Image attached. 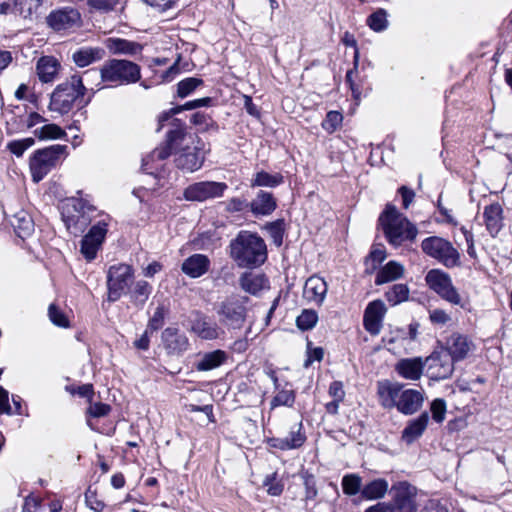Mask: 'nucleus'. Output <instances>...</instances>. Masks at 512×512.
Wrapping results in <instances>:
<instances>
[{
    "instance_id": "nucleus-41",
    "label": "nucleus",
    "mask_w": 512,
    "mask_h": 512,
    "mask_svg": "<svg viewBox=\"0 0 512 512\" xmlns=\"http://www.w3.org/2000/svg\"><path fill=\"white\" fill-rule=\"evenodd\" d=\"M383 342L388 351L394 354H400L401 350H405V344L407 343V336L403 330H397L394 334L383 338Z\"/></svg>"
},
{
    "instance_id": "nucleus-36",
    "label": "nucleus",
    "mask_w": 512,
    "mask_h": 512,
    "mask_svg": "<svg viewBox=\"0 0 512 512\" xmlns=\"http://www.w3.org/2000/svg\"><path fill=\"white\" fill-rule=\"evenodd\" d=\"M388 481L383 478L374 479L363 486L361 495L367 500H377L383 498L388 492Z\"/></svg>"
},
{
    "instance_id": "nucleus-63",
    "label": "nucleus",
    "mask_w": 512,
    "mask_h": 512,
    "mask_svg": "<svg viewBox=\"0 0 512 512\" xmlns=\"http://www.w3.org/2000/svg\"><path fill=\"white\" fill-rule=\"evenodd\" d=\"M329 395L337 401H343L345 397V391L343 384L340 381H334L330 384Z\"/></svg>"
},
{
    "instance_id": "nucleus-55",
    "label": "nucleus",
    "mask_w": 512,
    "mask_h": 512,
    "mask_svg": "<svg viewBox=\"0 0 512 512\" xmlns=\"http://www.w3.org/2000/svg\"><path fill=\"white\" fill-rule=\"evenodd\" d=\"M283 220H277L274 222H270L266 225V229L271 236L275 245H282L283 241Z\"/></svg>"
},
{
    "instance_id": "nucleus-11",
    "label": "nucleus",
    "mask_w": 512,
    "mask_h": 512,
    "mask_svg": "<svg viewBox=\"0 0 512 512\" xmlns=\"http://www.w3.org/2000/svg\"><path fill=\"white\" fill-rule=\"evenodd\" d=\"M133 275V268L127 264H116L109 268L107 272L108 301L115 302L120 299Z\"/></svg>"
},
{
    "instance_id": "nucleus-2",
    "label": "nucleus",
    "mask_w": 512,
    "mask_h": 512,
    "mask_svg": "<svg viewBox=\"0 0 512 512\" xmlns=\"http://www.w3.org/2000/svg\"><path fill=\"white\" fill-rule=\"evenodd\" d=\"M379 223L388 242L398 247L406 241H413L418 230L395 206L387 205L379 217Z\"/></svg>"
},
{
    "instance_id": "nucleus-3",
    "label": "nucleus",
    "mask_w": 512,
    "mask_h": 512,
    "mask_svg": "<svg viewBox=\"0 0 512 512\" xmlns=\"http://www.w3.org/2000/svg\"><path fill=\"white\" fill-rule=\"evenodd\" d=\"M86 87L79 75L71 76L67 81L56 86L50 97L49 109L61 115L67 114L75 104L87 105L84 100Z\"/></svg>"
},
{
    "instance_id": "nucleus-51",
    "label": "nucleus",
    "mask_w": 512,
    "mask_h": 512,
    "mask_svg": "<svg viewBox=\"0 0 512 512\" xmlns=\"http://www.w3.org/2000/svg\"><path fill=\"white\" fill-rule=\"evenodd\" d=\"M285 438L288 441V444L291 445V449H297L301 447L306 441V435L303 431L302 422L300 421L296 426V430L292 429L289 433V436Z\"/></svg>"
},
{
    "instance_id": "nucleus-23",
    "label": "nucleus",
    "mask_w": 512,
    "mask_h": 512,
    "mask_svg": "<svg viewBox=\"0 0 512 512\" xmlns=\"http://www.w3.org/2000/svg\"><path fill=\"white\" fill-rule=\"evenodd\" d=\"M162 341L166 350L172 354H179L186 351L189 342L184 334L178 332L175 328H166L162 333Z\"/></svg>"
},
{
    "instance_id": "nucleus-26",
    "label": "nucleus",
    "mask_w": 512,
    "mask_h": 512,
    "mask_svg": "<svg viewBox=\"0 0 512 512\" xmlns=\"http://www.w3.org/2000/svg\"><path fill=\"white\" fill-rule=\"evenodd\" d=\"M240 287L247 293L258 295L269 288V281L264 274L246 272L239 279Z\"/></svg>"
},
{
    "instance_id": "nucleus-9",
    "label": "nucleus",
    "mask_w": 512,
    "mask_h": 512,
    "mask_svg": "<svg viewBox=\"0 0 512 512\" xmlns=\"http://www.w3.org/2000/svg\"><path fill=\"white\" fill-rule=\"evenodd\" d=\"M422 250L429 256L437 259L448 268L459 264L460 255L452 244L440 237L432 236L424 239Z\"/></svg>"
},
{
    "instance_id": "nucleus-42",
    "label": "nucleus",
    "mask_w": 512,
    "mask_h": 512,
    "mask_svg": "<svg viewBox=\"0 0 512 512\" xmlns=\"http://www.w3.org/2000/svg\"><path fill=\"white\" fill-rule=\"evenodd\" d=\"M367 25L375 32H382L388 27L387 11L379 8L367 18Z\"/></svg>"
},
{
    "instance_id": "nucleus-39",
    "label": "nucleus",
    "mask_w": 512,
    "mask_h": 512,
    "mask_svg": "<svg viewBox=\"0 0 512 512\" xmlns=\"http://www.w3.org/2000/svg\"><path fill=\"white\" fill-rule=\"evenodd\" d=\"M152 292V286L145 280H139L135 283L131 298L135 305L142 307L148 300Z\"/></svg>"
},
{
    "instance_id": "nucleus-7",
    "label": "nucleus",
    "mask_w": 512,
    "mask_h": 512,
    "mask_svg": "<svg viewBox=\"0 0 512 512\" xmlns=\"http://www.w3.org/2000/svg\"><path fill=\"white\" fill-rule=\"evenodd\" d=\"M247 301V297L240 295H231L223 300L217 308L220 322L230 328L240 329L246 320Z\"/></svg>"
},
{
    "instance_id": "nucleus-47",
    "label": "nucleus",
    "mask_w": 512,
    "mask_h": 512,
    "mask_svg": "<svg viewBox=\"0 0 512 512\" xmlns=\"http://www.w3.org/2000/svg\"><path fill=\"white\" fill-rule=\"evenodd\" d=\"M317 321H318L317 312L312 309H305L297 317L296 324H297V327L301 330H310L316 325Z\"/></svg>"
},
{
    "instance_id": "nucleus-44",
    "label": "nucleus",
    "mask_w": 512,
    "mask_h": 512,
    "mask_svg": "<svg viewBox=\"0 0 512 512\" xmlns=\"http://www.w3.org/2000/svg\"><path fill=\"white\" fill-rule=\"evenodd\" d=\"M385 296L388 302L397 305L408 299L409 288L405 284H396L386 292Z\"/></svg>"
},
{
    "instance_id": "nucleus-52",
    "label": "nucleus",
    "mask_w": 512,
    "mask_h": 512,
    "mask_svg": "<svg viewBox=\"0 0 512 512\" xmlns=\"http://www.w3.org/2000/svg\"><path fill=\"white\" fill-rule=\"evenodd\" d=\"M48 316L50 321L59 327H69V320L66 315L55 305L51 304L48 308Z\"/></svg>"
},
{
    "instance_id": "nucleus-38",
    "label": "nucleus",
    "mask_w": 512,
    "mask_h": 512,
    "mask_svg": "<svg viewBox=\"0 0 512 512\" xmlns=\"http://www.w3.org/2000/svg\"><path fill=\"white\" fill-rule=\"evenodd\" d=\"M283 183L280 173L270 174L265 171L257 172L251 181V187H276Z\"/></svg>"
},
{
    "instance_id": "nucleus-56",
    "label": "nucleus",
    "mask_w": 512,
    "mask_h": 512,
    "mask_svg": "<svg viewBox=\"0 0 512 512\" xmlns=\"http://www.w3.org/2000/svg\"><path fill=\"white\" fill-rule=\"evenodd\" d=\"M431 412H432V418L437 423H441L445 419L446 414V403L443 399H435L431 403Z\"/></svg>"
},
{
    "instance_id": "nucleus-60",
    "label": "nucleus",
    "mask_w": 512,
    "mask_h": 512,
    "mask_svg": "<svg viewBox=\"0 0 512 512\" xmlns=\"http://www.w3.org/2000/svg\"><path fill=\"white\" fill-rule=\"evenodd\" d=\"M225 209L228 212H240L249 206V203L245 199L231 198L225 203Z\"/></svg>"
},
{
    "instance_id": "nucleus-53",
    "label": "nucleus",
    "mask_w": 512,
    "mask_h": 512,
    "mask_svg": "<svg viewBox=\"0 0 512 512\" xmlns=\"http://www.w3.org/2000/svg\"><path fill=\"white\" fill-rule=\"evenodd\" d=\"M343 116L338 111H330L327 113L322 127L329 133H333L342 123Z\"/></svg>"
},
{
    "instance_id": "nucleus-1",
    "label": "nucleus",
    "mask_w": 512,
    "mask_h": 512,
    "mask_svg": "<svg viewBox=\"0 0 512 512\" xmlns=\"http://www.w3.org/2000/svg\"><path fill=\"white\" fill-rule=\"evenodd\" d=\"M230 255L239 267L261 265L267 258L266 244L258 235L241 231L230 243Z\"/></svg>"
},
{
    "instance_id": "nucleus-22",
    "label": "nucleus",
    "mask_w": 512,
    "mask_h": 512,
    "mask_svg": "<svg viewBox=\"0 0 512 512\" xmlns=\"http://www.w3.org/2000/svg\"><path fill=\"white\" fill-rule=\"evenodd\" d=\"M424 401L423 394L415 389L402 390L398 399L397 409L405 415L418 411Z\"/></svg>"
},
{
    "instance_id": "nucleus-27",
    "label": "nucleus",
    "mask_w": 512,
    "mask_h": 512,
    "mask_svg": "<svg viewBox=\"0 0 512 512\" xmlns=\"http://www.w3.org/2000/svg\"><path fill=\"white\" fill-rule=\"evenodd\" d=\"M251 212L258 215H270L277 207V203L273 195L266 191H259L256 197L249 203Z\"/></svg>"
},
{
    "instance_id": "nucleus-24",
    "label": "nucleus",
    "mask_w": 512,
    "mask_h": 512,
    "mask_svg": "<svg viewBox=\"0 0 512 512\" xmlns=\"http://www.w3.org/2000/svg\"><path fill=\"white\" fill-rule=\"evenodd\" d=\"M210 266V261L206 255L194 254L182 263V272L191 278H198L204 275Z\"/></svg>"
},
{
    "instance_id": "nucleus-12",
    "label": "nucleus",
    "mask_w": 512,
    "mask_h": 512,
    "mask_svg": "<svg viewBox=\"0 0 512 512\" xmlns=\"http://www.w3.org/2000/svg\"><path fill=\"white\" fill-rule=\"evenodd\" d=\"M228 186L224 182L201 181L185 188L183 197L187 201L203 202L222 197Z\"/></svg>"
},
{
    "instance_id": "nucleus-54",
    "label": "nucleus",
    "mask_w": 512,
    "mask_h": 512,
    "mask_svg": "<svg viewBox=\"0 0 512 512\" xmlns=\"http://www.w3.org/2000/svg\"><path fill=\"white\" fill-rule=\"evenodd\" d=\"M191 123L195 126H198L200 130L207 131L211 128L217 129V125L213 122V120L205 113L196 112L191 116Z\"/></svg>"
},
{
    "instance_id": "nucleus-6",
    "label": "nucleus",
    "mask_w": 512,
    "mask_h": 512,
    "mask_svg": "<svg viewBox=\"0 0 512 512\" xmlns=\"http://www.w3.org/2000/svg\"><path fill=\"white\" fill-rule=\"evenodd\" d=\"M66 149L65 145L56 144L36 150L29 162L32 180L40 182L66 155Z\"/></svg>"
},
{
    "instance_id": "nucleus-4",
    "label": "nucleus",
    "mask_w": 512,
    "mask_h": 512,
    "mask_svg": "<svg viewBox=\"0 0 512 512\" xmlns=\"http://www.w3.org/2000/svg\"><path fill=\"white\" fill-rule=\"evenodd\" d=\"M100 77L104 83L114 86L136 83L141 78L138 64L124 59H110L100 68Z\"/></svg>"
},
{
    "instance_id": "nucleus-62",
    "label": "nucleus",
    "mask_w": 512,
    "mask_h": 512,
    "mask_svg": "<svg viewBox=\"0 0 512 512\" xmlns=\"http://www.w3.org/2000/svg\"><path fill=\"white\" fill-rule=\"evenodd\" d=\"M164 321V307L159 306L154 312L153 317L150 319L148 327L154 331L161 328Z\"/></svg>"
},
{
    "instance_id": "nucleus-64",
    "label": "nucleus",
    "mask_w": 512,
    "mask_h": 512,
    "mask_svg": "<svg viewBox=\"0 0 512 512\" xmlns=\"http://www.w3.org/2000/svg\"><path fill=\"white\" fill-rule=\"evenodd\" d=\"M40 505V498L29 495L25 498L22 509L24 512H36Z\"/></svg>"
},
{
    "instance_id": "nucleus-50",
    "label": "nucleus",
    "mask_w": 512,
    "mask_h": 512,
    "mask_svg": "<svg viewBox=\"0 0 512 512\" xmlns=\"http://www.w3.org/2000/svg\"><path fill=\"white\" fill-rule=\"evenodd\" d=\"M34 143L35 141L33 138H24L9 142L7 144V148L16 157H21L27 149L34 145Z\"/></svg>"
},
{
    "instance_id": "nucleus-14",
    "label": "nucleus",
    "mask_w": 512,
    "mask_h": 512,
    "mask_svg": "<svg viewBox=\"0 0 512 512\" xmlns=\"http://www.w3.org/2000/svg\"><path fill=\"white\" fill-rule=\"evenodd\" d=\"M186 131L183 125H177L176 128L170 130L167 134V144L164 147L155 149L150 156L143 160V169L148 171V164L150 161L164 160L170 156L173 149H176L179 145L184 144L186 139Z\"/></svg>"
},
{
    "instance_id": "nucleus-34",
    "label": "nucleus",
    "mask_w": 512,
    "mask_h": 512,
    "mask_svg": "<svg viewBox=\"0 0 512 512\" xmlns=\"http://www.w3.org/2000/svg\"><path fill=\"white\" fill-rule=\"evenodd\" d=\"M485 223L488 232L495 236L502 228V207L496 203L485 208Z\"/></svg>"
},
{
    "instance_id": "nucleus-48",
    "label": "nucleus",
    "mask_w": 512,
    "mask_h": 512,
    "mask_svg": "<svg viewBox=\"0 0 512 512\" xmlns=\"http://www.w3.org/2000/svg\"><path fill=\"white\" fill-rule=\"evenodd\" d=\"M203 81L199 78L189 77L180 81L177 85V95L180 98L189 96Z\"/></svg>"
},
{
    "instance_id": "nucleus-19",
    "label": "nucleus",
    "mask_w": 512,
    "mask_h": 512,
    "mask_svg": "<svg viewBox=\"0 0 512 512\" xmlns=\"http://www.w3.org/2000/svg\"><path fill=\"white\" fill-rule=\"evenodd\" d=\"M403 385L388 380L380 381L377 384V394L381 406L387 409L397 407L398 399Z\"/></svg>"
},
{
    "instance_id": "nucleus-46",
    "label": "nucleus",
    "mask_w": 512,
    "mask_h": 512,
    "mask_svg": "<svg viewBox=\"0 0 512 512\" xmlns=\"http://www.w3.org/2000/svg\"><path fill=\"white\" fill-rule=\"evenodd\" d=\"M43 0H14L13 5L17 8L19 13L27 18L33 13H36L42 5Z\"/></svg>"
},
{
    "instance_id": "nucleus-57",
    "label": "nucleus",
    "mask_w": 512,
    "mask_h": 512,
    "mask_svg": "<svg viewBox=\"0 0 512 512\" xmlns=\"http://www.w3.org/2000/svg\"><path fill=\"white\" fill-rule=\"evenodd\" d=\"M210 103H211V98L204 97V98L188 101L181 106L173 108L172 111H173V113H179V112L185 111V110H193V109H196L199 107L209 106Z\"/></svg>"
},
{
    "instance_id": "nucleus-8",
    "label": "nucleus",
    "mask_w": 512,
    "mask_h": 512,
    "mask_svg": "<svg viewBox=\"0 0 512 512\" xmlns=\"http://www.w3.org/2000/svg\"><path fill=\"white\" fill-rule=\"evenodd\" d=\"M425 281L429 288L444 300L459 305L461 308H468V302L462 300L447 273L439 269H432L426 274Z\"/></svg>"
},
{
    "instance_id": "nucleus-21",
    "label": "nucleus",
    "mask_w": 512,
    "mask_h": 512,
    "mask_svg": "<svg viewBox=\"0 0 512 512\" xmlns=\"http://www.w3.org/2000/svg\"><path fill=\"white\" fill-rule=\"evenodd\" d=\"M105 47L113 55L134 56L142 51V45L120 37H109L104 41Z\"/></svg>"
},
{
    "instance_id": "nucleus-15",
    "label": "nucleus",
    "mask_w": 512,
    "mask_h": 512,
    "mask_svg": "<svg viewBox=\"0 0 512 512\" xmlns=\"http://www.w3.org/2000/svg\"><path fill=\"white\" fill-rule=\"evenodd\" d=\"M107 233V224L105 222H98L92 226L89 232L84 236L81 241V253L88 260L91 261L96 257L103 240Z\"/></svg>"
},
{
    "instance_id": "nucleus-33",
    "label": "nucleus",
    "mask_w": 512,
    "mask_h": 512,
    "mask_svg": "<svg viewBox=\"0 0 512 512\" xmlns=\"http://www.w3.org/2000/svg\"><path fill=\"white\" fill-rule=\"evenodd\" d=\"M192 330L202 339L213 340L219 337L220 328L216 323L204 317H198L192 324Z\"/></svg>"
},
{
    "instance_id": "nucleus-20",
    "label": "nucleus",
    "mask_w": 512,
    "mask_h": 512,
    "mask_svg": "<svg viewBox=\"0 0 512 512\" xmlns=\"http://www.w3.org/2000/svg\"><path fill=\"white\" fill-rule=\"evenodd\" d=\"M426 363L421 357L403 358L395 364V371L406 380H419Z\"/></svg>"
},
{
    "instance_id": "nucleus-28",
    "label": "nucleus",
    "mask_w": 512,
    "mask_h": 512,
    "mask_svg": "<svg viewBox=\"0 0 512 512\" xmlns=\"http://www.w3.org/2000/svg\"><path fill=\"white\" fill-rule=\"evenodd\" d=\"M79 20V13L75 10H60L51 13L48 18V24L54 30L60 31L72 27Z\"/></svg>"
},
{
    "instance_id": "nucleus-5",
    "label": "nucleus",
    "mask_w": 512,
    "mask_h": 512,
    "mask_svg": "<svg viewBox=\"0 0 512 512\" xmlns=\"http://www.w3.org/2000/svg\"><path fill=\"white\" fill-rule=\"evenodd\" d=\"M61 216L70 233H82L91 222L89 213L93 208L86 201L76 197L64 199L60 204Z\"/></svg>"
},
{
    "instance_id": "nucleus-49",
    "label": "nucleus",
    "mask_w": 512,
    "mask_h": 512,
    "mask_svg": "<svg viewBox=\"0 0 512 512\" xmlns=\"http://www.w3.org/2000/svg\"><path fill=\"white\" fill-rule=\"evenodd\" d=\"M263 485L267 488L266 491L271 496H279L284 489V484L278 480L276 472L267 475L263 481Z\"/></svg>"
},
{
    "instance_id": "nucleus-29",
    "label": "nucleus",
    "mask_w": 512,
    "mask_h": 512,
    "mask_svg": "<svg viewBox=\"0 0 512 512\" xmlns=\"http://www.w3.org/2000/svg\"><path fill=\"white\" fill-rule=\"evenodd\" d=\"M10 224L16 235L21 239L31 236L34 232V222L28 212L24 210H20L12 215Z\"/></svg>"
},
{
    "instance_id": "nucleus-17",
    "label": "nucleus",
    "mask_w": 512,
    "mask_h": 512,
    "mask_svg": "<svg viewBox=\"0 0 512 512\" xmlns=\"http://www.w3.org/2000/svg\"><path fill=\"white\" fill-rule=\"evenodd\" d=\"M386 306L382 300L370 302L364 312V327L371 335H378L382 329Z\"/></svg>"
},
{
    "instance_id": "nucleus-18",
    "label": "nucleus",
    "mask_w": 512,
    "mask_h": 512,
    "mask_svg": "<svg viewBox=\"0 0 512 512\" xmlns=\"http://www.w3.org/2000/svg\"><path fill=\"white\" fill-rule=\"evenodd\" d=\"M328 284L324 278L313 275L309 277L303 288V297L310 303L321 305L326 297Z\"/></svg>"
},
{
    "instance_id": "nucleus-45",
    "label": "nucleus",
    "mask_w": 512,
    "mask_h": 512,
    "mask_svg": "<svg viewBox=\"0 0 512 512\" xmlns=\"http://www.w3.org/2000/svg\"><path fill=\"white\" fill-rule=\"evenodd\" d=\"M362 480L357 474H347L342 479L343 492L346 495L353 496L361 492Z\"/></svg>"
},
{
    "instance_id": "nucleus-13",
    "label": "nucleus",
    "mask_w": 512,
    "mask_h": 512,
    "mask_svg": "<svg viewBox=\"0 0 512 512\" xmlns=\"http://www.w3.org/2000/svg\"><path fill=\"white\" fill-rule=\"evenodd\" d=\"M391 491L393 492V501L391 506L394 512H416L417 505L415 497L417 489L407 481H400L393 484Z\"/></svg>"
},
{
    "instance_id": "nucleus-40",
    "label": "nucleus",
    "mask_w": 512,
    "mask_h": 512,
    "mask_svg": "<svg viewBox=\"0 0 512 512\" xmlns=\"http://www.w3.org/2000/svg\"><path fill=\"white\" fill-rule=\"evenodd\" d=\"M295 402V392L292 389L280 388L276 390L275 395L270 401V409L273 410L279 406L292 407Z\"/></svg>"
},
{
    "instance_id": "nucleus-59",
    "label": "nucleus",
    "mask_w": 512,
    "mask_h": 512,
    "mask_svg": "<svg viewBox=\"0 0 512 512\" xmlns=\"http://www.w3.org/2000/svg\"><path fill=\"white\" fill-rule=\"evenodd\" d=\"M429 319L433 324L445 325L451 320V317L442 309H433L429 311Z\"/></svg>"
},
{
    "instance_id": "nucleus-10",
    "label": "nucleus",
    "mask_w": 512,
    "mask_h": 512,
    "mask_svg": "<svg viewBox=\"0 0 512 512\" xmlns=\"http://www.w3.org/2000/svg\"><path fill=\"white\" fill-rule=\"evenodd\" d=\"M205 144L199 138L191 141V146L186 145L178 152L175 163L176 166L186 172L199 170L205 160Z\"/></svg>"
},
{
    "instance_id": "nucleus-31",
    "label": "nucleus",
    "mask_w": 512,
    "mask_h": 512,
    "mask_svg": "<svg viewBox=\"0 0 512 512\" xmlns=\"http://www.w3.org/2000/svg\"><path fill=\"white\" fill-rule=\"evenodd\" d=\"M428 422L429 415L427 412H423L418 418L409 421L402 432V439L407 443H412L423 434Z\"/></svg>"
},
{
    "instance_id": "nucleus-58",
    "label": "nucleus",
    "mask_w": 512,
    "mask_h": 512,
    "mask_svg": "<svg viewBox=\"0 0 512 512\" xmlns=\"http://www.w3.org/2000/svg\"><path fill=\"white\" fill-rule=\"evenodd\" d=\"M117 4L118 0H89L88 2L90 8L102 12L112 11Z\"/></svg>"
},
{
    "instance_id": "nucleus-35",
    "label": "nucleus",
    "mask_w": 512,
    "mask_h": 512,
    "mask_svg": "<svg viewBox=\"0 0 512 512\" xmlns=\"http://www.w3.org/2000/svg\"><path fill=\"white\" fill-rule=\"evenodd\" d=\"M404 267L396 262L390 261L377 273L375 283L382 285L391 281H395L403 276Z\"/></svg>"
},
{
    "instance_id": "nucleus-43",
    "label": "nucleus",
    "mask_w": 512,
    "mask_h": 512,
    "mask_svg": "<svg viewBox=\"0 0 512 512\" xmlns=\"http://www.w3.org/2000/svg\"><path fill=\"white\" fill-rule=\"evenodd\" d=\"M34 134L39 139H61L66 135L65 131L60 126L53 123L43 125L36 129Z\"/></svg>"
},
{
    "instance_id": "nucleus-61",
    "label": "nucleus",
    "mask_w": 512,
    "mask_h": 512,
    "mask_svg": "<svg viewBox=\"0 0 512 512\" xmlns=\"http://www.w3.org/2000/svg\"><path fill=\"white\" fill-rule=\"evenodd\" d=\"M110 412V406L104 403H92L89 406L88 413L96 418L106 416Z\"/></svg>"
},
{
    "instance_id": "nucleus-37",
    "label": "nucleus",
    "mask_w": 512,
    "mask_h": 512,
    "mask_svg": "<svg viewBox=\"0 0 512 512\" xmlns=\"http://www.w3.org/2000/svg\"><path fill=\"white\" fill-rule=\"evenodd\" d=\"M226 359L227 355L222 350L208 352L196 363V369L198 371H209L221 366Z\"/></svg>"
},
{
    "instance_id": "nucleus-32",
    "label": "nucleus",
    "mask_w": 512,
    "mask_h": 512,
    "mask_svg": "<svg viewBox=\"0 0 512 512\" xmlns=\"http://www.w3.org/2000/svg\"><path fill=\"white\" fill-rule=\"evenodd\" d=\"M104 50L98 47L81 48L73 53V61L78 67H86L104 57Z\"/></svg>"
},
{
    "instance_id": "nucleus-25",
    "label": "nucleus",
    "mask_w": 512,
    "mask_h": 512,
    "mask_svg": "<svg viewBox=\"0 0 512 512\" xmlns=\"http://www.w3.org/2000/svg\"><path fill=\"white\" fill-rule=\"evenodd\" d=\"M59 61L53 56H42L36 64V73L43 83H49L55 80L60 70Z\"/></svg>"
},
{
    "instance_id": "nucleus-16",
    "label": "nucleus",
    "mask_w": 512,
    "mask_h": 512,
    "mask_svg": "<svg viewBox=\"0 0 512 512\" xmlns=\"http://www.w3.org/2000/svg\"><path fill=\"white\" fill-rule=\"evenodd\" d=\"M454 359L446 350H440L432 353L425 359L429 363V369L436 379H446L451 376L454 370Z\"/></svg>"
},
{
    "instance_id": "nucleus-30",
    "label": "nucleus",
    "mask_w": 512,
    "mask_h": 512,
    "mask_svg": "<svg viewBox=\"0 0 512 512\" xmlns=\"http://www.w3.org/2000/svg\"><path fill=\"white\" fill-rule=\"evenodd\" d=\"M446 351L456 360L463 359L471 349V343L467 337L454 333L446 342Z\"/></svg>"
}]
</instances>
